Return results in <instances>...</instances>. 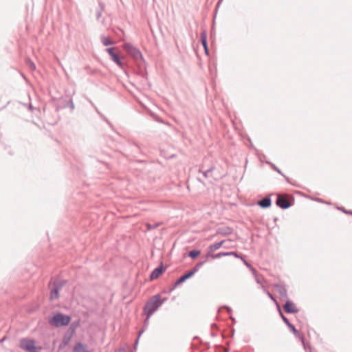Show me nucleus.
<instances>
[{"mask_svg": "<svg viewBox=\"0 0 352 352\" xmlns=\"http://www.w3.org/2000/svg\"><path fill=\"white\" fill-rule=\"evenodd\" d=\"M226 309L229 313L231 312V309L230 307H227Z\"/></svg>", "mask_w": 352, "mask_h": 352, "instance_id": "obj_30", "label": "nucleus"}, {"mask_svg": "<svg viewBox=\"0 0 352 352\" xmlns=\"http://www.w3.org/2000/svg\"><path fill=\"white\" fill-rule=\"evenodd\" d=\"M292 197L289 195H278L276 204L278 207L287 209L292 206Z\"/></svg>", "mask_w": 352, "mask_h": 352, "instance_id": "obj_4", "label": "nucleus"}, {"mask_svg": "<svg viewBox=\"0 0 352 352\" xmlns=\"http://www.w3.org/2000/svg\"><path fill=\"white\" fill-rule=\"evenodd\" d=\"M239 257H240V258H241V260L243 261L244 264H245L248 267H249V268L250 269V270H251V271H252V272L253 276H254V278H255V280H256V283H257L258 284H259L262 288H264V284H263V283L262 282L261 278H259V277L257 276L256 270L254 268H253V267L251 266V265H250V264L247 261H245V260L242 256H239Z\"/></svg>", "mask_w": 352, "mask_h": 352, "instance_id": "obj_8", "label": "nucleus"}, {"mask_svg": "<svg viewBox=\"0 0 352 352\" xmlns=\"http://www.w3.org/2000/svg\"><path fill=\"white\" fill-rule=\"evenodd\" d=\"M177 287H175V283L168 289V293L172 292Z\"/></svg>", "mask_w": 352, "mask_h": 352, "instance_id": "obj_28", "label": "nucleus"}, {"mask_svg": "<svg viewBox=\"0 0 352 352\" xmlns=\"http://www.w3.org/2000/svg\"><path fill=\"white\" fill-rule=\"evenodd\" d=\"M123 49L138 63L144 61L143 56L140 50L129 43L123 44Z\"/></svg>", "mask_w": 352, "mask_h": 352, "instance_id": "obj_2", "label": "nucleus"}, {"mask_svg": "<svg viewBox=\"0 0 352 352\" xmlns=\"http://www.w3.org/2000/svg\"><path fill=\"white\" fill-rule=\"evenodd\" d=\"M206 261H201L197 263L195 266L188 272V273L190 274L191 276H192L199 270V268L203 265V264Z\"/></svg>", "mask_w": 352, "mask_h": 352, "instance_id": "obj_17", "label": "nucleus"}, {"mask_svg": "<svg viewBox=\"0 0 352 352\" xmlns=\"http://www.w3.org/2000/svg\"><path fill=\"white\" fill-rule=\"evenodd\" d=\"M63 284L60 282H54L50 292L51 300L57 299L59 297V291L62 288Z\"/></svg>", "mask_w": 352, "mask_h": 352, "instance_id": "obj_7", "label": "nucleus"}, {"mask_svg": "<svg viewBox=\"0 0 352 352\" xmlns=\"http://www.w3.org/2000/svg\"><path fill=\"white\" fill-rule=\"evenodd\" d=\"M208 256H210L213 259H217V258H220L222 256H225V254H224V252H219V253L214 254H210Z\"/></svg>", "mask_w": 352, "mask_h": 352, "instance_id": "obj_22", "label": "nucleus"}, {"mask_svg": "<svg viewBox=\"0 0 352 352\" xmlns=\"http://www.w3.org/2000/svg\"><path fill=\"white\" fill-rule=\"evenodd\" d=\"M69 342V338H64L61 344H60V348L65 346Z\"/></svg>", "mask_w": 352, "mask_h": 352, "instance_id": "obj_23", "label": "nucleus"}, {"mask_svg": "<svg viewBox=\"0 0 352 352\" xmlns=\"http://www.w3.org/2000/svg\"><path fill=\"white\" fill-rule=\"evenodd\" d=\"M163 265L161 264L159 267H156L150 274V280H153L157 279L165 271Z\"/></svg>", "mask_w": 352, "mask_h": 352, "instance_id": "obj_9", "label": "nucleus"}, {"mask_svg": "<svg viewBox=\"0 0 352 352\" xmlns=\"http://www.w3.org/2000/svg\"><path fill=\"white\" fill-rule=\"evenodd\" d=\"M200 253H201L200 250H191L189 252L188 256L191 258L194 259V258H197L200 254Z\"/></svg>", "mask_w": 352, "mask_h": 352, "instance_id": "obj_20", "label": "nucleus"}, {"mask_svg": "<svg viewBox=\"0 0 352 352\" xmlns=\"http://www.w3.org/2000/svg\"><path fill=\"white\" fill-rule=\"evenodd\" d=\"M149 318H148V316H146V320H144V328L139 333L138 337V338L136 339V341H135L136 344L138 342L139 338L140 337V336L144 332V328H146L148 325Z\"/></svg>", "mask_w": 352, "mask_h": 352, "instance_id": "obj_19", "label": "nucleus"}, {"mask_svg": "<svg viewBox=\"0 0 352 352\" xmlns=\"http://www.w3.org/2000/svg\"><path fill=\"white\" fill-rule=\"evenodd\" d=\"M192 277L190 274L188 273V272L184 275H182L181 277H179L176 282L175 283V287H177L178 285H181L184 282H185L187 279Z\"/></svg>", "mask_w": 352, "mask_h": 352, "instance_id": "obj_15", "label": "nucleus"}, {"mask_svg": "<svg viewBox=\"0 0 352 352\" xmlns=\"http://www.w3.org/2000/svg\"><path fill=\"white\" fill-rule=\"evenodd\" d=\"M283 318L284 321H285L286 322H288L287 318H285L284 316H283Z\"/></svg>", "mask_w": 352, "mask_h": 352, "instance_id": "obj_31", "label": "nucleus"}, {"mask_svg": "<svg viewBox=\"0 0 352 352\" xmlns=\"http://www.w3.org/2000/svg\"><path fill=\"white\" fill-rule=\"evenodd\" d=\"M257 205L264 208V197L258 201Z\"/></svg>", "mask_w": 352, "mask_h": 352, "instance_id": "obj_26", "label": "nucleus"}, {"mask_svg": "<svg viewBox=\"0 0 352 352\" xmlns=\"http://www.w3.org/2000/svg\"><path fill=\"white\" fill-rule=\"evenodd\" d=\"M200 39H201V43L204 48L205 52L206 54H208V43H207V34H206V31H203L201 32Z\"/></svg>", "mask_w": 352, "mask_h": 352, "instance_id": "obj_12", "label": "nucleus"}, {"mask_svg": "<svg viewBox=\"0 0 352 352\" xmlns=\"http://www.w3.org/2000/svg\"><path fill=\"white\" fill-rule=\"evenodd\" d=\"M224 243H225V241L223 240L221 241L217 242L214 244L209 245V247L208 248V255L211 254V253L214 252L215 250L219 249Z\"/></svg>", "mask_w": 352, "mask_h": 352, "instance_id": "obj_14", "label": "nucleus"}, {"mask_svg": "<svg viewBox=\"0 0 352 352\" xmlns=\"http://www.w3.org/2000/svg\"><path fill=\"white\" fill-rule=\"evenodd\" d=\"M73 352H89V351L87 349V344L78 342L74 346Z\"/></svg>", "mask_w": 352, "mask_h": 352, "instance_id": "obj_11", "label": "nucleus"}, {"mask_svg": "<svg viewBox=\"0 0 352 352\" xmlns=\"http://www.w3.org/2000/svg\"><path fill=\"white\" fill-rule=\"evenodd\" d=\"M71 104H70V107H72V109H74V105L72 101H71Z\"/></svg>", "mask_w": 352, "mask_h": 352, "instance_id": "obj_29", "label": "nucleus"}, {"mask_svg": "<svg viewBox=\"0 0 352 352\" xmlns=\"http://www.w3.org/2000/svg\"><path fill=\"white\" fill-rule=\"evenodd\" d=\"M204 166L202 165L201 166V168H199V171L200 173H202V174L205 178L211 177H212L211 172L214 169V166H212L206 170H204Z\"/></svg>", "mask_w": 352, "mask_h": 352, "instance_id": "obj_13", "label": "nucleus"}, {"mask_svg": "<svg viewBox=\"0 0 352 352\" xmlns=\"http://www.w3.org/2000/svg\"><path fill=\"white\" fill-rule=\"evenodd\" d=\"M104 9V3L100 2L99 3V8H98V9L97 10V12H96V19L98 20L100 18Z\"/></svg>", "mask_w": 352, "mask_h": 352, "instance_id": "obj_18", "label": "nucleus"}, {"mask_svg": "<svg viewBox=\"0 0 352 352\" xmlns=\"http://www.w3.org/2000/svg\"><path fill=\"white\" fill-rule=\"evenodd\" d=\"M70 320L71 318L69 316L58 313L50 320V323L54 324L56 327H63L67 325Z\"/></svg>", "mask_w": 352, "mask_h": 352, "instance_id": "obj_3", "label": "nucleus"}, {"mask_svg": "<svg viewBox=\"0 0 352 352\" xmlns=\"http://www.w3.org/2000/svg\"><path fill=\"white\" fill-rule=\"evenodd\" d=\"M224 254H225V256L233 255V256H234L236 258L239 257V255H238V254L236 252H224Z\"/></svg>", "mask_w": 352, "mask_h": 352, "instance_id": "obj_25", "label": "nucleus"}, {"mask_svg": "<svg viewBox=\"0 0 352 352\" xmlns=\"http://www.w3.org/2000/svg\"><path fill=\"white\" fill-rule=\"evenodd\" d=\"M29 108H30V109H33V107H32V104H30Z\"/></svg>", "mask_w": 352, "mask_h": 352, "instance_id": "obj_32", "label": "nucleus"}, {"mask_svg": "<svg viewBox=\"0 0 352 352\" xmlns=\"http://www.w3.org/2000/svg\"><path fill=\"white\" fill-rule=\"evenodd\" d=\"M27 64L31 70H34L36 69L35 64L30 60H28Z\"/></svg>", "mask_w": 352, "mask_h": 352, "instance_id": "obj_24", "label": "nucleus"}, {"mask_svg": "<svg viewBox=\"0 0 352 352\" xmlns=\"http://www.w3.org/2000/svg\"><path fill=\"white\" fill-rule=\"evenodd\" d=\"M167 300V298H161L160 294L151 296L146 302L143 311L148 318L151 316Z\"/></svg>", "mask_w": 352, "mask_h": 352, "instance_id": "obj_1", "label": "nucleus"}, {"mask_svg": "<svg viewBox=\"0 0 352 352\" xmlns=\"http://www.w3.org/2000/svg\"><path fill=\"white\" fill-rule=\"evenodd\" d=\"M284 309L286 312L291 314L296 313L298 311L296 305L291 301H287L285 303L284 305Z\"/></svg>", "mask_w": 352, "mask_h": 352, "instance_id": "obj_10", "label": "nucleus"}, {"mask_svg": "<svg viewBox=\"0 0 352 352\" xmlns=\"http://www.w3.org/2000/svg\"><path fill=\"white\" fill-rule=\"evenodd\" d=\"M101 42L104 46H109L114 44V41L109 37H107L104 35L100 36Z\"/></svg>", "mask_w": 352, "mask_h": 352, "instance_id": "obj_16", "label": "nucleus"}, {"mask_svg": "<svg viewBox=\"0 0 352 352\" xmlns=\"http://www.w3.org/2000/svg\"><path fill=\"white\" fill-rule=\"evenodd\" d=\"M161 225V223H156L154 224L146 223V228L148 230L155 229Z\"/></svg>", "mask_w": 352, "mask_h": 352, "instance_id": "obj_21", "label": "nucleus"}, {"mask_svg": "<svg viewBox=\"0 0 352 352\" xmlns=\"http://www.w3.org/2000/svg\"><path fill=\"white\" fill-rule=\"evenodd\" d=\"M117 48L116 47H109L106 49V52L109 54V56L111 58V60L116 63L118 66H119L120 68L123 67V63L121 61L119 55L115 52V50Z\"/></svg>", "mask_w": 352, "mask_h": 352, "instance_id": "obj_5", "label": "nucleus"}, {"mask_svg": "<svg viewBox=\"0 0 352 352\" xmlns=\"http://www.w3.org/2000/svg\"><path fill=\"white\" fill-rule=\"evenodd\" d=\"M271 204V200L269 197H265V208L269 207Z\"/></svg>", "mask_w": 352, "mask_h": 352, "instance_id": "obj_27", "label": "nucleus"}, {"mask_svg": "<svg viewBox=\"0 0 352 352\" xmlns=\"http://www.w3.org/2000/svg\"><path fill=\"white\" fill-rule=\"evenodd\" d=\"M34 344L35 342L33 340L23 339L21 341L20 347L30 352H36Z\"/></svg>", "mask_w": 352, "mask_h": 352, "instance_id": "obj_6", "label": "nucleus"}]
</instances>
